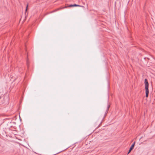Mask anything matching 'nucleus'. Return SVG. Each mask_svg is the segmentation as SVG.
<instances>
[{"instance_id":"f257e3e1","label":"nucleus","mask_w":155,"mask_h":155,"mask_svg":"<svg viewBox=\"0 0 155 155\" xmlns=\"http://www.w3.org/2000/svg\"><path fill=\"white\" fill-rule=\"evenodd\" d=\"M145 89L146 90V97H148L149 94V83L147 79L144 80Z\"/></svg>"},{"instance_id":"f03ea898","label":"nucleus","mask_w":155,"mask_h":155,"mask_svg":"<svg viewBox=\"0 0 155 155\" xmlns=\"http://www.w3.org/2000/svg\"><path fill=\"white\" fill-rule=\"evenodd\" d=\"M76 6L81 7H84L83 6L78 5L75 4H74L73 5L71 4V5H69L68 6H65L64 7H63L59 8H58V9H57L56 10L54 11L53 12H55L57 11H58V10H59V9L67 8H68V7H76Z\"/></svg>"},{"instance_id":"7ed1b4c3","label":"nucleus","mask_w":155,"mask_h":155,"mask_svg":"<svg viewBox=\"0 0 155 155\" xmlns=\"http://www.w3.org/2000/svg\"><path fill=\"white\" fill-rule=\"evenodd\" d=\"M135 142H134L131 145V146L130 147V149H129V150H130V151H131L133 149V148H134V145H135Z\"/></svg>"},{"instance_id":"20e7f679","label":"nucleus","mask_w":155,"mask_h":155,"mask_svg":"<svg viewBox=\"0 0 155 155\" xmlns=\"http://www.w3.org/2000/svg\"><path fill=\"white\" fill-rule=\"evenodd\" d=\"M110 107V106L109 105H107L106 111L105 114V115H106Z\"/></svg>"},{"instance_id":"39448f33","label":"nucleus","mask_w":155,"mask_h":155,"mask_svg":"<svg viewBox=\"0 0 155 155\" xmlns=\"http://www.w3.org/2000/svg\"><path fill=\"white\" fill-rule=\"evenodd\" d=\"M28 4L26 5V9H25V11L26 12L27 11V9H28Z\"/></svg>"},{"instance_id":"423d86ee","label":"nucleus","mask_w":155,"mask_h":155,"mask_svg":"<svg viewBox=\"0 0 155 155\" xmlns=\"http://www.w3.org/2000/svg\"><path fill=\"white\" fill-rule=\"evenodd\" d=\"M131 151H130V150H129V151H128V153H127V154H129V153H130Z\"/></svg>"},{"instance_id":"0eeeda50","label":"nucleus","mask_w":155,"mask_h":155,"mask_svg":"<svg viewBox=\"0 0 155 155\" xmlns=\"http://www.w3.org/2000/svg\"><path fill=\"white\" fill-rule=\"evenodd\" d=\"M1 97H0V99H1Z\"/></svg>"}]
</instances>
